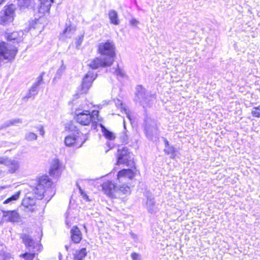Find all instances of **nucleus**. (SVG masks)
<instances>
[{
	"label": "nucleus",
	"mask_w": 260,
	"mask_h": 260,
	"mask_svg": "<svg viewBox=\"0 0 260 260\" xmlns=\"http://www.w3.org/2000/svg\"><path fill=\"white\" fill-rule=\"evenodd\" d=\"M3 129V128H1V125L0 126V130Z\"/></svg>",
	"instance_id": "52"
},
{
	"label": "nucleus",
	"mask_w": 260,
	"mask_h": 260,
	"mask_svg": "<svg viewBox=\"0 0 260 260\" xmlns=\"http://www.w3.org/2000/svg\"><path fill=\"white\" fill-rule=\"evenodd\" d=\"M20 256L23 257L25 260H32L35 257V253L26 252L20 255Z\"/></svg>",
	"instance_id": "38"
},
{
	"label": "nucleus",
	"mask_w": 260,
	"mask_h": 260,
	"mask_svg": "<svg viewBox=\"0 0 260 260\" xmlns=\"http://www.w3.org/2000/svg\"><path fill=\"white\" fill-rule=\"evenodd\" d=\"M129 23L131 25L134 26H137V25L139 23V22L136 19L132 18V19L130 20Z\"/></svg>",
	"instance_id": "45"
},
{
	"label": "nucleus",
	"mask_w": 260,
	"mask_h": 260,
	"mask_svg": "<svg viewBox=\"0 0 260 260\" xmlns=\"http://www.w3.org/2000/svg\"><path fill=\"white\" fill-rule=\"evenodd\" d=\"M118 191H120L124 194H127L130 192V188L128 186L125 185H118Z\"/></svg>",
	"instance_id": "37"
},
{
	"label": "nucleus",
	"mask_w": 260,
	"mask_h": 260,
	"mask_svg": "<svg viewBox=\"0 0 260 260\" xmlns=\"http://www.w3.org/2000/svg\"><path fill=\"white\" fill-rule=\"evenodd\" d=\"M59 167L60 164L59 160L57 159H54L51 162L49 170L50 175L53 176H57L59 173Z\"/></svg>",
	"instance_id": "20"
},
{
	"label": "nucleus",
	"mask_w": 260,
	"mask_h": 260,
	"mask_svg": "<svg viewBox=\"0 0 260 260\" xmlns=\"http://www.w3.org/2000/svg\"><path fill=\"white\" fill-rule=\"evenodd\" d=\"M44 28V25L41 22V19H37L31 20L29 22V28L28 31L31 32L33 30H36L37 34H40L43 30Z\"/></svg>",
	"instance_id": "16"
},
{
	"label": "nucleus",
	"mask_w": 260,
	"mask_h": 260,
	"mask_svg": "<svg viewBox=\"0 0 260 260\" xmlns=\"http://www.w3.org/2000/svg\"><path fill=\"white\" fill-rule=\"evenodd\" d=\"M20 163L19 161L16 159H12L11 158L7 168H8V172L10 173H15L19 168Z\"/></svg>",
	"instance_id": "22"
},
{
	"label": "nucleus",
	"mask_w": 260,
	"mask_h": 260,
	"mask_svg": "<svg viewBox=\"0 0 260 260\" xmlns=\"http://www.w3.org/2000/svg\"><path fill=\"white\" fill-rule=\"evenodd\" d=\"M41 2V5L39 8V12L49 13L52 3L54 2L55 0H39Z\"/></svg>",
	"instance_id": "21"
},
{
	"label": "nucleus",
	"mask_w": 260,
	"mask_h": 260,
	"mask_svg": "<svg viewBox=\"0 0 260 260\" xmlns=\"http://www.w3.org/2000/svg\"><path fill=\"white\" fill-rule=\"evenodd\" d=\"M18 6L21 9L31 8L34 5L33 0H18Z\"/></svg>",
	"instance_id": "24"
},
{
	"label": "nucleus",
	"mask_w": 260,
	"mask_h": 260,
	"mask_svg": "<svg viewBox=\"0 0 260 260\" xmlns=\"http://www.w3.org/2000/svg\"><path fill=\"white\" fill-rule=\"evenodd\" d=\"M22 121L19 118H16L10 120L6 121L1 125V128L4 129L10 126L16 125L17 123H20Z\"/></svg>",
	"instance_id": "25"
},
{
	"label": "nucleus",
	"mask_w": 260,
	"mask_h": 260,
	"mask_svg": "<svg viewBox=\"0 0 260 260\" xmlns=\"http://www.w3.org/2000/svg\"><path fill=\"white\" fill-rule=\"evenodd\" d=\"M132 154L129 153L125 156H124L123 158H121V161H117V164H124L126 165V166H129L132 163H133V162L132 161Z\"/></svg>",
	"instance_id": "27"
},
{
	"label": "nucleus",
	"mask_w": 260,
	"mask_h": 260,
	"mask_svg": "<svg viewBox=\"0 0 260 260\" xmlns=\"http://www.w3.org/2000/svg\"><path fill=\"white\" fill-rule=\"evenodd\" d=\"M17 52L16 47H9L4 42L0 43V59L12 60L14 59Z\"/></svg>",
	"instance_id": "8"
},
{
	"label": "nucleus",
	"mask_w": 260,
	"mask_h": 260,
	"mask_svg": "<svg viewBox=\"0 0 260 260\" xmlns=\"http://www.w3.org/2000/svg\"><path fill=\"white\" fill-rule=\"evenodd\" d=\"M123 126H124V129H125L126 127H125V120H123Z\"/></svg>",
	"instance_id": "50"
},
{
	"label": "nucleus",
	"mask_w": 260,
	"mask_h": 260,
	"mask_svg": "<svg viewBox=\"0 0 260 260\" xmlns=\"http://www.w3.org/2000/svg\"><path fill=\"white\" fill-rule=\"evenodd\" d=\"M110 23L114 25H118L119 24V20L117 12L114 10H111L108 13Z\"/></svg>",
	"instance_id": "23"
},
{
	"label": "nucleus",
	"mask_w": 260,
	"mask_h": 260,
	"mask_svg": "<svg viewBox=\"0 0 260 260\" xmlns=\"http://www.w3.org/2000/svg\"><path fill=\"white\" fill-rule=\"evenodd\" d=\"M96 77V74H95L92 71H89L86 74L83 79L82 83V91L83 93H85L88 91Z\"/></svg>",
	"instance_id": "9"
},
{
	"label": "nucleus",
	"mask_w": 260,
	"mask_h": 260,
	"mask_svg": "<svg viewBox=\"0 0 260 260\" xmlns=\"http://www.w3.org/2000/svg\"><path fill=\"white\" fill-rule=\"evenodd\" d=\"M4 1L5 0H0V5H2Z\"/></svg>",
	"instance_id": "49"
},
{
	"label": "nucleus",
	"mask_w": 260,
	"mask_h": 260,
	"mask_svg": "<svg viewBox=\"0 0 260 260\" xmlns=\"http://www.w3.org/2000/svg\"><path fill=\"white\" fill-rule=\"evenodd\" d=\"M103 191L108 196H111L114 192L118 191V185L114 184L112 181H107L102 184Z\"/></svg>",
	"instance_id": "11"
},
{
	"label": "nucleus",
	"mask_w": 260,
	"mask_h": 260,
	"mask_svg": "<svg viewBox=\"0 0 260 260\" xmlns=\"http://www.w3.org/2000/svg\"><path fill=\"white\" fill-rule=\"evenodd\" d=\"M67 213H66V225L69 227L72 224V222L69 219V217L67 215Z\"/></svg>",
	"instance_id": "47"
},
{
	"label": "nucleus",
	"mask_w": 260,
	"mask_h": 260,
	"mask_svg": "<svg viewBox=\"0 0 260 260\" xmlns=\"http://www.w3.org/2000/svg\"><path fill=\"white\" fill-rule=\"evenodd\" d=\"M89 105L87 103L82 104L75 110V119L78 123L82 125H88L91 123L96 125L97 121H101L102 118L99 116V111L89 110Z\"/></svg>",
	"instance_id": "2"
},
{
	"label": "nucleus",
	"mask_w": 260,
	"mask_h": 260,
	"mask_svg": "<svg viewBox=\"0 0 260 260\" xmlns=\"http://www.w3.org/2000/svg\"><path fill=\"white\" fill-rule=\"evenodd\" d=\"M23 242L27 248H30L33 245V240L30 236L27 235H23L22 236Z\"/></svg>",
	"instance_id": "32"
},
{
	"label": "nucleus",
	"mask_w": 260,
	"mask_h": 260,
	"mask_svg": "<svg viewBox=\"0 0 260 260\" xmlns=\"http://www.w3.org/2000/svg\"><path fill=\"white\" fill-rule=\"evenodd\" d=\"M14 5H10L5 6L4 9L0 12V24L6 25L12 22L14 20Z\"/></svg>",
	"instance_id": "7"
},
{
	"label": "nucleus",
	"mask_w": 260,
	"mask_h": 260,
	"mask_svg": "<svg viewBox=\"0 0 260 260\" xmlns=\"http://www.w3.org/2000/svg\"><path fill=\"white\" fill-rule=\"evenodd\" d=\"M23 35L24 33L21 30L19 31H13L12 32H6V37L8 41L18 43L22 40Z\"/></svg>",
	"instance_id": "14"
},
{
	"label": "nucleus",
	"mask_w": 260,
	"mask_h": 260,
	"mask_svg": "<svg viewBox=\"0 0 260 260\" xmlns=\"http://www.w3.org/2000/svg\"><path fill=\"white\" fill-rule=\"evenodd\" d=\"M100 126L102 128V131L104 136L109 140L114 139L115 136L110 131H108L106 127L102 124H100Z\"/></svg>",
	"instance_id": "29"
},
{
	"label": "nucleus",
	"mask_w": 260,
	"mask_h": 260,
	"mask_svg": "<svg viewBox=\"0 0 260 260\" xmlns=\"http://www.w3.org/2000/svg\"><path fill=\"white\" fill-rule=\"evenodd\" d=\"M135 176L133 171L131 169H123L118 172L117 179L119 182L123 181L126 178L132 179Z\"/></svg>",
	"instance_id": "13"
},
{
	"label": "nucleus",
	"mask_w": 260,
	"mask_h": 260,
	"mask_svg": "<svg viewBox=\"0 0 260 260\" xmlns=\"http://www.w3.org/2000/svg\"><path fill=\"white\" fill-rule=\"evenodd\" d=\"M145 132L147 138L150 140L155 141L157 139L158 129L155 121L150 118L145 120Z\"/></svg>",
	"instance_id": "6"
},
{
	"label": "nucleus",
	"mask_w": 260,
	"mask_h": 260,
	"mask_svg": "<svg viewBox=\"0 0 260 260\" xmlns=\"http://www.w3.org/2000/svg\"><path fill=\"white\" fill-rule=\"evenodd\" d=\"M11 158L6 156L0 157V164L4 165L7 167L8 166L9 161Z\"/></svg>",
	"instance_id": "39"
},
{
	"label": "nucleus",
	"mask_w": 260,
	"mask_h": 260,
	"mask_svg": "<svg viewBox=\"0 0 260 260\" xmlns=\"http://www.w3.org/2000/svg\"><path fill=\"white\" fill-rule=\"evenodd\" d=\"M111 72L117 76H119L120 77H123L124 75V72L119 68L118 64L116 68L111 69Z\"/></svg>",
	"instance_id": "34"
},
{
	"label": "nucleus",
	"mask_w": 260,
	"mask_h": 260,
	"mask_svg": "<svg viewBox=\"0 0 260 260\" xmlns=\"http://www.w3.org/2000/svg\"><path fill=\"white\" fill-rule=\"evenodd\" d=\"M71 239L75 243H79L82 239V234L77 226H74L71 230Z\"/></svg>",
	"instance_id": "18"
},
{
	"label": "nucleus",
	"mask_w": 260,
	"mask_h": 260,
	"mask_svg": "<svg viewBox=\"0 0 260 260\" xmlns=\"http://www.w3.org/2000/svg\"><path fill=\"white\" fill-rule=\"evenodd\" d=\"M139 256V254L137 253L133 252L131 254V257L133 260H138Z\"/></svg>",
	"instance_id": "46"
},
{
	"label": "nucleus",
	"mask_w": 260,
	"mask_h": 260,
	"mask_svg": "<svg viewBox=\"0 0 260 260\" xmlns=\"http://www.w3.org/2000/svg\"><path fill=\"white\" fill-rule=\"evenodd\" d=\"M115 105L117 108H120L121 111H123L125 113V114L126 115V117L129 119V120H131V116H130L129 111L125 107H123V104H122L121 101H120L119 99H117L115 101Z\"/></svg>",
	"instance_id": "28"
},
{
	"label": "nucleus",
	"mask_w": 260,
	"mask_h": 260,
	"mask_svg": "<svg viewBox=\"0 0 260 260\" xmlns=\"http://www.w3.org/2000/svg\"><path fill=\"white\" fill-rule=\"evenodd\" d=\"M87 140L86 135L81 132L75 133L67 136L64 139V143L67 146H74L76 148L81 147Z\"/></svg>",
	"instance_id": "5"
},
{
	"label": "nucleus",
	"mask_w": 260,
	"mask_h": 260,
	"mask_svg": "<svg viewBox=\"0 0 260 260\" xmlns=\"http://www.w3.org/2000/svg\"><path fill=\"white\" fill-rule=\"evenodd\" d=\"M252 115L255 117H260V108L259 107L253 108L252 111Z\"/></svg>",
	"instance_id": "41"
},
{
	"label": "nucleus",
	"mask_w": 260,
	"mask_h": 260,
	"mask_svg": "<svg viewBox=\"0 0 260 260\" xmlns=\"http://www.w3.org/2000/svg\"><path fill=\"white\" fill-rule=\"evenodd\" d=\"M37 135L32 132H29L25 134V139L28 141H32L37 139Z\"/></svg>",
	"instance_id": "35"
},
{
	"label": "nucleus",
	"mask_w": 260,
	"mask_h": 260,
	"mask_svg": "<svg viewBox=\"0 0 260 260\" xmlns=\"http://www.w3.org/2000/svg\"><path fill=\"white\" fill-rule=\"evenodd\" d=\"M65 248H66V250L68 251L69 250V246L66 245L65 246Z\"/></svg>",
	"instance_id": "48"
},
{
	"label": "nucleus",
	"mask_w": 260,
	"mask_h": 260,
	"mask_svg": "<svg viewBox=\"0 0 260 260\" xmlns=\"http://www.w3.org/2000/svg\"><path fill=\"white\" fill-rule=\"evenodd\" d=\"M3 216L7 218V220L10 222H17L20 220L19 215L15 210L3 211Z\"/></svg>",
	"instance_id": "17"
},
{
	"label": "nucleus",
	"mask_w": 260,
	"mask_h": 260,
	"mask_svg": "<svg viewBox=\"0 0 260 260\" xmlns=\"http://www.w3.org/2000/svg\"><path fill=\"white\" fill-rule=\"evenodd\" d=\"M144 196L147 198L146 203V208L149 212L151 213H156L157 211V208L155 206L154 198L149 191H145Z\"/></svg>",
	"instance_id": "10"
},
{
	"label": "nucleus",
	"mask_w": 260,
	"mask_h": 260,
	"mask_svg": "<svg viewBox=\"0 0 260 260\" xmlns=\"http://www.w3.org/2000/svg\"><path fill=\"white\" fill-rule=\"evenodd\" d=\"M35 197L41 200L45 197L49 201L54 195L55 190L52 186V182L47 175L39 178L37 186L33 189Z\"/></svg>",
	"instance_id": "3"
},
{
	"label": "nucleus",
	"mask_w": 260,
	"mask_h": 260,
	"mask_svg": "<svg viewBox=\"0 0 260 260\" xmlns=\"http://www.w3.org/2000/svg\"><path fill=\"white\" fill-rule=\"evenodd\" d=\"M136 101L145 108L149 107L155 99V94L146 90L141 85L136 87Z\"/></svg>",
	"instance_id": "4"
},
{
	"label": "nucleus",
	"mask_w": 260,
	"mask_h": 260,
	"mask_svg": "<svg viewBox=\"0 0 260 260\" xmlns=\"http://www.w3.org/2000/svg\"><path fill=\"white\" fill-rule=\"evenodd\" d=\"M20 194V192L18 191L14 194L12 195L11 197L8 198L7 199H6L4 202V204H8V203L13 202V201H15L17 200L18 199V198H19Z\"/></svg>",
	"instance_id": "33"
},
{
	"label": "nucleus",
	"mask_w": 260,
	"mask_h": 260,
	"mask_svg": "<svg viewBox=\"0 0 260 260\" xmlns=\"http://www.w3.org/2000/svg\"><path fill=\"white\" fill-rule=\"evenodd\" d=\"M37 128L40 132V134L43 137L45 134V131L43 126L42 125H40L37 127Z\"/></svg>",
	"instance_id": "44"
},
{
	"label": "nucleus",
	"mask_w": 260,
	"mask_h": 260,
	"mask_svg": "<svg viewBox=\"0 0 260 260\" xmlns=\"http://www.w3.org/2000/svg\"><path fill=\"white\" fill-rule=\"evenodd\" d=\"M83 37L84 35H82L80 36H79L77 38H76L75 43L77 48H79L81 45L83 40Z\"/></svg>",
	"instance_id": "43"
},
{
	"label": "nucleus",
	"mask_w": 260,
	"mask_h": 260,
	"mask_svg": "<svg viewBox=\"0 0 260 260\" xmlns=\"http://www.w3.org/2000/svg\"><path fill=\"white\" fill-rule=\"evenodd\" d=\"M98 52L103 57H96L89 63L92 69L111 66L115 56V47L113 42L107 41L99 44Z\"/></svg>",
	"instance_id": "1"
},
{
	"label": "nucleus",
	"mask_w": 260,
	"mask_h": 260,
	"mask_svg": "<svg viewBox=\"0 0 260 260\" xmlns=\"http://www.w3.org/2000/svg\"><path fill=\"white\" fill-rule=\"evenodd\" d=\"M86 254L87 252L86 248H82L81 250L76 251V253L74 254V260H83L86 256Z\"/></svg>",
	"instance_id": "26"
},
{
	"label": "nucleus",
	"mask_w": 260,
	"mask_h": 260,
	"mask_svg": "<svg viewBox=\"0 0 260 260\" xmlns=\"http://www.w3.org/2000/svg\"><path fill=\"white\" fill-rule=\"evenodd\" d=\"M44 72H42L39 76L37 78V81L34 83L35 86H39L43 82V77Z\"/></svg>",
	"instance_id": "42"
},
{
	"label": "nucleus",
	"mask_w": 260,
	"mask_h": 260,
	"mask_svg": "<svg viewBox=\"0 0 260 260\" xmlns=\"http://www.w3.org/2000/svg\"><path fill=\"white\" fill-rule=\"evenodd\" d=\"M2 170L0 169V174L2 173Z\"/></svg>",
	"instance_id": "51"
},
{
	"label": "nucleus",
	"mask_w": 260,
	"mask_h": 260,
	"mask_svg": "<svg viewBox=\"0 0 260 260\" xmlns=\"http://www.w3.org/2000/svg\"><path fill=\"white\" fill-rule=\"evenodd\" d=\"M65 69V66H64L63 64H62V66H61L57 70L54 79H59L62 75L63 72L64 71Z\"/></svg>",
	"instance_id": "36"
},
{
	"label": "nucleus",
	"mask_w": 260,
	"mask_h": 260,
	"mask_svg": "<svg viewBox=\"0 0 260 260\" xmlns=\"http://www.w3.org/2000/svg\"><path fill=\"white\" fill-rule=\"evenodd\" d=\"M129 153H131L125 147H123L121 149H119L118 150L117 161H121V158Z\"/></svg>",
	"instance_id": "30"
},
{
	"label": "nucleus",
	"mask_w": 260,
	"mask_h": 260,
	"mask_svg": "<svg viewBox=\"0 0 260 260\" xmlns=\"http://www.w3.org/2000/svg\"><path fill=\"white\" fill-rule=\"evenodd\" d=\"M165 142L164 152L168 155H170L172 158H175L177 155L178 150L173 146L170 145L169 141L165 138H162Z\"/></svg>",
	"instance_id": "15"
},
{
	"label": "nucleus",
	"mask_w": 260,
	"mask_h": 260,
	"mask_svg": "<svg viewBox=\"0 0 260 260\" xmlns=\"http://www.w3.org/2000/svg\"><path fill=\"white\" fill-rule=\"evenodd\" d=\"M77 186L79 190L81 196H82L83 199L85 200L86 201H89L88 196L86 194V193L84 191V190L81 188V187L78 183H77Z\"/></svg>",
	"instance_id": "40"
},
{
	"label": "nucleus",
	"mask_w": 260,
	"mask_h": 260,
	"mask_svg": "<svg viewBox=\"0 0 260 260\" xmlns=\"http://www.w3.org/2000/svg\"><path fill=\"white\" fill-rule=\"evenodd\" d=\"M38 86H35V85L33 84V85H32V86L29 90L28 93L25 97L23 98V99H27L31 97H34L38 93Z\"/></svg>",
	"instance_id": "31"
},
{
	"label": "nucleus",
	"mask_w": 260,
	"mask_h": 260,
	"mask_svg": "<svg viewBox=\"0 0 260 260\" xmlns=\"http://www.w3.org/2000/svg\"><path fill=\"white\" fill-rule=\"evenodd\" d=\"M35 204V199L28 195L25 196L22 202V205L25 207L26 209L31 212H34L36 209Z\"/></svg>",
	"instance_id": "12"
},
{
	"label": "nucleus",
	"mask_w": 260,
	"mask_h": 260,
	"mask_svg": "<svg viewBox=\"0 0 260 260\" xmlns=\"http://www.w3.org/2000/svg\"><path fill=\"white\" fill-rule=\"evenodd\" d=\"M76 30L75 27L70 24H66V27L62 34H60V38L62 39L65 38H71L74 34Z\"/></svg>",
	"instance_id": "19"
}]
</instances>
